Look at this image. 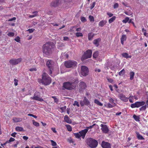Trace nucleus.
<instances>
[{
	"instance_id": "412c9836",
	"label": "nucleus",
	"mask_w": 148,
	"mask_h": 148,
	"mask_svg": "<svg viewBox=\"0 0 148 148\" xmlns=\"http://www.w3.org/2000/svg\"><path fill=\"white\" fill-rule=\"evenodd\" d=\"M126 36L125 35H122L121 38V42L122 45H123L124 42L126 40Z\"/></svg>"
},
{
	"instance_id": "f704fd0d",
	"label": "nucleus",
	"mask_w": 148,
	"mask_h": 148,
	"mask_svg": "<svg viewBox=\"0 0 148 148\" xmlns=\"http://www.w3.org/2000/svg\"><path fill=\"white\" fill-rule=\"evenodd\" d=\"M129 20V18L128 17H126L125 19L122 21L123 23H126Z\"/></svg>"
},
{
	"instance_id": "8fccbe9b",
	"label": "nucleus",
	"mask_w": 148,
	"mask_h": 148,
	"mask_svg": "<svg viewBox=\"0 0 148 148\" xmlns=\"http://www.w3.org/2000/svg\"><path fill=\"white\" fill-rule=\"evenodd\" d=\"M119 6V4L117 3H114V5L113 8L114 9H116V8H118Z\"/></svg>"
},
{
	"instance_id": "c9c22d12",
	"label": "nucleus",
	"mask_w": 148,
	"mask_h": 148,
	"mask_svg": "<svg viewBox=\"0 0 148 148\" xmlns=\"http://www.w3.org/2000/svg\"><path fill=\"white\" fill-rule=\"evenodd\" d=\"M146 108H147V107H146V105H145V106L143 105V106H142L141 107H140L139 108V109L140 111H143V110H146Z\"/></svg>"
},
{
	"instance_id": "6ab92c4d",
	"label": "nucleus",
	"mask_w": 148,
	"mask_h": 148,
	"mask_svg": "<svg viewBox=\"0 0 148 148\" xmlns=\"http://www.w3.org/2000/svg\"><path fill=\"white\" fill-rule=\"evenodd\" d=\"M107 23V21L106 20H102L100 21L98 24L101 27H103Z\"/></svg>"
},
{
	"instance_id": "c756f323",
	"label": "nucleus",
	"mask_w": 148,
	"mask_h": 148,
	"mask_svg": "<svg viewBox=\"0 0 148 148\" xmlns=\"http://www.w3.org/2000/svg\"><path fill=\"white\" fill-rule=\"evenodd\" d=\"M130 79L132 80L134 78V73L133 72H131L130 73Z\"/></svg>"
},
{
	"instance_id": "f3484780",
	"label": "nucleus",
	"mask_w": 148,
	"mask_h": 148,
	"mask_svg": "<svg viewBox=\"0 0 148 148\" xmlns=\"http://www.w3.org/2000/svg\"><path fill=\"white\" fill-rule=\"evenodd\" d=\"M116 104L115 103H108L107 104H104V106L108 108H112L116 106Z\"/></svg>"
},
{
	"instance_id": "f257e3e1",
	"label": "nucleus",
	"mask_w": 148,
	"mask_h": 148,
	"mask_svg": "<svg viewBox=\"0 0 148 148\" xmlns=\"http://www.w3.org/2000/svg\"><path fill=\"white\" fill-rule=\"evenodd\" d=\"M78 82V80L77 78H73L69 81L64 82L63 87L66 89L71 90L75 88Z\"/></svg>"
},
{
	"instance_id": "0e129e2a",
	"label": "nucleus",
	"mask_w": 148,
	"mask_h": 148,
	"mask_svg": "<svg viewBox=\"0 0 148 148\" xmlns=\"http://www.w3.org/2000/svg\"><path fill=\"white\" fill-rule=\"evenodd\" d=\"M107 14L110 17H111L112 16H113V14L112 13H111L110 12H107Z\"/></svg>"
},
{
	"instance_id": "338daca9",
	"label": "nucleus",
	"mask_w": 148,
	"mask_h": 148,
	"mask_svg": "<svg viewBox=\"0 0 148 148\" xmlns=\"http://www.w3.org/2000/svg\"><path fill=\"white\" fill-rule=\"evenodd\" d=\"M16 134V133L14 132L11 134V136L14 137H15Z\"/></svg>"
},
{
	"instance_id": "f8f14e48",
	"label": "nucleus",
	"mask_w": 148,
	"mask_h": 148,
	"mask_svg": "<svg viewBox=\"0 0 148 148\" xmlns=\"http://www.w3.org/2000/svg\"><path fill=\"white\" fill-rule=\"evenodd\" d=\"M38 92L35 93L34 95V96L32 97H31V98L34 100H38L40 101H43V99L40 97L38 96Z\"/></svg>"
},
{
	"instance_id": "9d476101",
	"label": "nucleus",
	"mask_w": 148,
	"mask_h": 148,
	"mask_svg": "<svg viewBox=\"0 0 148 148\" xmlns=\"http://www.w3.org/2000/svg\"><path fill=\"white\" fill-rule=\"evenodd\" d=\"M80 103L82 106H83L85 105L88 106L90 105V102L86 97L84 98L83 101H80Z\"/></svg>"
},
{
	"instance_id": "2eb2a0df",
	"label": "nucleus",
	"mask_w": 148,
	"mask_h": 148,
	"mask_svg": "<svg viewBox=\"0 0 148 148\" xmlns=\"http://www.w3.org/2000/svg\"><path fill=\"white\" fill-rule=\"evenodd\" d=\"M86 87V85L85 83L83 82H80L79 84V88L81 90L85 89Z\"/></svg>"
},
{
	"instance_id": "69168bd1",
	"label": "nucleus",
	"mask_w": 148,
	"mask_h": 148,
	"mask_svg": "<svg viewBox=\"0 0 148 148\" xmlns=\"http://www.w3.org/2000/svg\"><path fill=\"white\" fill-rule=\"evenodd\" d=\"M40 60L41 62V65H44L45 64V63H44V60L43 59H41Z\"/></svg>"
},
{
	"instance_id": "72a5a7b5",
	"label": "nucleus",
	"mask_w": 148,
	"mask_h": 148,
	"mask_svg": "<svg viewBox=\"0 0 148 148\" xmlns=\"http://www.w3.org/2000/svg\"><path fill=\"white\" fill-rule=\"evenodd\" d=\"M99 53L98 51H95L93 53V57L94 58H97L98 55Z\"/></svg>"
},
{
	"instance_id": "393cba45",
	"label": "nucleus",
	"mask_w": 148,
	"mask_h": 148,
	"mask_svg": "<svg viewBox=\"0 0 148 148\" xmlns=\"http://www.w3.org/2000/svg\"><path fill=\"white\" fill-rule=\"evenodd\" d=\"M133 118L136 121L138 122L140 121V116H137L134 114L133 116Z\"/></svg>"
},
{
	"instance_id": "a211bd4d",
	"label": "nucleus",
	"mask_w": 148,
	"mask_h": 148,
	"mask_svg": "<svg viewBox=\"0 0 148 148\" xmlns=\"http://www.w3.org/2000/svg\"><path fill=\"white\" fill-rule=\"evenodd\" d=\"M64 121L67 123L70 124L72 123L71 120L67 115H65L64 116Z\"/></svg>"
},
{
	"instance_id": "13d9d810",
	"label": "nucleus",
	"mask_w": 148,
	"mask_h": 148,
	"mask_svg": "<svg viewBox=\"0 0 148 148\" xmlns=\"http://www.w3.org/2000/svg\"><path fill=\"white\" fill-rule=\"evenodd\" d=\"M15 40L16 42H19L20 41V38L18 36L15 38Z\"/></svg>"
},
{
	"instance_id": "473e14b6",
	"label": "nucleus",
	"mask_w": 148,
	"mask_h": 148,
	"mask_svg": "<svg viewBox=\"0 0 148 148\" xmlns=\"http://www.w3.org/2000/svg\"><path fill=\"white\" fill-rule=\"evenodd\" d=\"M65 126L66 127L68 130L69 132H71L72 130V129L71 126L69 125H66Z\"/></svg>"
},
{
	"instance_id": "0eeeda50",
	"label": "nucleus",
	"mask_w": 148,
	"mask_h": 148,
	"mask_svg": "<svg viewBox=\"0 0 148 148\" xmlns=\"http://www.w3.org/2000/svg\"><path fill=\"white\" fill-rule=\"evenodd\" d=\"M92 52L90 50H88L84 53L82 56V60H84L88 58H90L92 56Z\"/></svg>"
},
{
	"instance_id": "4d7b16f0",
	"label": "nucleus",
	"mask_w": 148,
	"mask_h": 148,
	"mask_svg": "<svg viewBox=\"0 0 148 148\" xmlns=\"http://www.w3.org/2000/svg\"><path fill=\"white\" fill-rule=\"evenodd\" d=\"M114 100L112 99V98H110V99H109V102L111 103H115L114 102Z\"/></svg>"
},
{
	"instance_id": "a18cd8bd",
	"label": "nucleus",
	"mask_w": 148,
	"mask_h": 148,
	"mask_svg": "<svg viewBox=\"0 0 148 148\" xmlns=\"http://www.w3.org/2000/svg\"><path fill=\"white\" fill-rule=\"evenodd\" d=\"M14 34L13 32H10L8 34V35L10 37H12L14 36Z\"/></svg>"
},
{
	"instance_id": "a19ab883",
	"label": "nucleus",
	"mask_w": 148,
	"mask_h": 148,
	"mask_svg": "<svg viewBox=\"0 0 148 148\" xmlns=\"http://www.w3.org/2000/svg\"><path fill=\"white\" fill-rule=\"evenodd\" d=\"M50 141L51 143V145L52 146H55L57 145V144L53 140H50Z\"/></svg>"
},
{
	"instance_id": "39448f33",
	"label": "nucleus",
	"mask_w": 148,
	"mask_h": 148,
	"mask_svg": "<svg viewBox=\"0 0 148 148\" xmlns=\"http://www.w3.org/2000/svg\"><path fill=\"white\" fill-rule=\"evenodd\" d=\"M77 64L76 62L74 61L69 60L66 61L64 63V65L66 67L70 68L75 66Z\"/></svg>"
},
{
	"instance_id": "c85d7f7f",
	"label": "nucleus",
	"mask_w": 148,
	"mask_h": 148,
	"mask_svg": "<svg viewBox=\"0 0 148 148\" xmlns=\"http://www.w3.org/2000/svg\"><path fill=\"white\" fill-rule=\"evenodd\" d=\"M135 97V96H133L131 95H130V96L129 97L128 99H129V100L130 102V103H133V97Z\"/></svg>"
},
{
	"instance_id": "e2e57ef3",
	"label": "nucleus",
	"mask_w": 148,
	"mask_h": 148,
	"mask_svg": "<svg viewBox=\"0 0 148 148\" xmlns=\"http://www.w3.org/2000/svg\"><path fill=\"white\" fill-rule=\"evenodd\" d=\"M107 80H108V81L110 83H112L113 82V79L111 78H108Z\"/></svg>"
},
{
	"instance_id": "2f4dec72",
	"label": "nucleus",
	"mask_w": 148,
	"mask_h": 148,
	"mask_svg": "<svg viewBox=\"0 0 148 148\" xmlns=\"http://www.w3.org/2000/svg\"><path fill=\"white\" fill-rule=\"evenodd\" d=\"M116 18V17L115 16H113L111 18H110L108 21V22L110 23H112Z\"/></svg>"
},
{
	"instance_id": "052dcab7",
	"label": "nucleus",
	"mask_w": 148,
	"mask_h": 148,
	"mask_svg": "<svg viewBox=\"0 0 148 148\" xmlns=\"http://www.w3.org/2000/svg\"><path fill=\"white\" fill-rule=\"evenodd\" d=\"M14 140H15V139L14 138L11 137L10 138L8 141H9V143H10V142H11L13 141Z\"/></svg>"
},
{
	"instance_id": "7c9ffc66",
	"label": "nucleus",
	"mask_w": 148,
	"mask_h": 148,
	"mask_svg": "<svg viewBox=\"0 0 148 148\" xmlns=\"http://www.w3.org/2000/svg\"><path fill=\"white\" fill-rule=\"evenodd\" d=\"M95 103L98 105L102 106L103 105L102 103L100 102L97 99H95L94 101Z\"/></svg>"
},
{
	"instance_id": "4be33fe9",
	"label": "nucleus",
	"mask_w": 148,
	"mask_h": 148,
	"mask_svg": "<svg viewBox=\"0 0 148 148\" xmlns=\"http://www.w3.org/2000/svg\"><path fill=\"white\" fill-rule=\"evenodd\" d=\"M136 134L137 135V137L138 139L140 140H144L145 139L143 136L140 134L138 132H136Z\"/></svg>"
},
{
	"instance_id": "58836bf2",
	"label": "nucleus",
	"mask_w": 148,
	"mask_h": 148,
	"mask_svg": "<svg viewBox=\"0 0 148 148\" xmlns=\"http://www.w3.org/2000/svg\"><path fill=\"white\" fill-rule=\"evenodd\" d=\"M32 121L33 125L35 126L36 127H38L39 126V124L38 123L35 121L34 120H33Z\"/></svg>"
},
{
	"instance_id": "680f3d73",
	"label": "nucleus",
	"mask_w": 148,
	"mask_h": 148,
	"mask_svg": "<svg viewBox=\"0 0 148 148\" xmlns=\"http://www.w3.org/2000/svg\"><path fill=\"white\" fill-rule=\"evenodd\" d=\"M16 18L15 17H13L11 18L10 19L8 20V21H14L16 20Z\"/></svg>"
},
{
	"instance_id": "bb28decb",
	"label": "nucleus",
	"mask_w": 148,
	"mask_h": 148,
	"mask_svg": "<svg viewBox=\"0 0 148 148\" xmlns=\"http://www.w3.org/2000/svg\"><path fill=\"white\" fill-rule=\"evenodd\" d=\"M142 32L143 33L144 35L147 37H148V34L146 32V30L144 28L142 29Z\"/></svg>"
},
{
	"instance_id": "7ed1b4c3",
	"label": "nucleus",
	"mask_w": 148,
	"mask_h": 148,
	"mask_svg": "<svg viewBox=\"0 0 148 148\" xmlns=\"http://www.w3.org/2000/svg\"><path fill=\"white\" fill-rule=\"evenodd\" d=\"M38 81L39 83H41L45 85H47L51 83V80L48 75L44 73L42 75V79H38Z\"/></svg>"
},
{
	"instance_id": "09e8293b",
	"label": "nucleus",
	"mask_w": 148,
	"mask_h": 148,
	"mask_svg": "<svg viewBox=\"0 0 148 148\" xmlns=\"http://www.w3.org/2000/svg\"><path fill=\"white\" fill-rule=\"evenodd\" d=\"M52 97L54 101L55 102L58 103V99L55 97L52 96Z\"/></svg>"
},
{
	"instance_id": "cd10ccee",
	"label": "nucleus",
	"mask_w": 148,
	"mask_h": 148,
	"mask_svg": "<svg viewBox=\"0 0 148 148\" xmlns=\"http://www.w3.org/2000/svg\"><path fill=\"white\" fill-rule=\"evenodd\" d=\"M15 130L16 131L20 132L23 130V127L17 126L16 127Z\"/></svg>"
},
{
	"instance_id": "c03bdc74",
	"label": "nucleus",
	"mask_w": 148,
	"mask_h": 148,
	"mask_svg": "<svg viewBox=\"0 0 148 148\" xmlns=\"http://www.w3.org/2000/svg\"><path fill=\"white\" fill-rule=\"evenodd\" d=\"M13 120L14 122H18L21 121V119H18V118H14Z\"/></svg>"
},
{
	"instance_id": "79ce46f5",
	"label": "nucleus",
	"mask_w": 148,
	"mask_h": 148,
	"mask_svg": "<svg viewBox=\"0 0 148 148\" xmlns=\"http://www.w3.org/2000/svg\"><path fill=\"white\" fill-rule=\"evenodd\" d=\"M89 18L90 21L94 22V19L92 16L91 15L89 16Z\"/></svg>"
},
{
	"instance_id": "bf43d9fd",
	"label": "nucleus",
	"mask_w": 148,
	"mask_h": 148,
	"mask_svg": "<svg viewBox=\"0 0 148 148\" xmlns=\"http://www.w3.org/2000/svg\"><path fill=\"white\" fill-rule=\"evenodd\" d=\"M28 116H32L33 117H34V118H37V117L36 116V115H34L32 114H28Z\"/></svg>"
},
{
	"instance_id": "774afa93",
	"label": "nucleus",
	"mask_w": 148,
	"mask_h": 148,
	"mask_svg": "<svg viewBox=\"0 0 148 148\" xmlns=\"http://www.w3.org/2000/svg\"><path fill=\"white\" fill-rule=\"evenodd\" d=\"M51 130L52 131L55 133H56L57 131L56 130V129L54 128H51Z\"/></svg>"
},
{
	"instance_id": "a878e982",
	"label": "nucleus",
	"mask_w": 148,
	"mask_h": 148,
	"mask_svg": "<svg viewBox=\"0 0 148 148\" xmlns=\"http://www.w3.org/2000/svg\"><path fill=\"white\" fill-rule=\"evenodd\" d=\"M122 56L125 58H131V56L130 55H128V54L127 53H123L122 54Z\"/></svg>"
},
{
	"instance_id": "ea45409f",
	"label": "nucleus",
	"mask_w": 148,
	"mask_h": 148,
	"mask_svg": "<svg viewBox=\"0 0 148 148\" xmlns=\"http://www.w3.org/2000/svg\"><path fill=\"white\" fill-rule=\"evenodd\" d=\"M74 135L75 136V137L79 138L81 137V135H80V134L79 133H74Z\"/></svg>"
},
{
	"instance_id": "603ef678",
	"label": "nucleus",
	"mask_w": 148,
	"mask_h": 148,
	"mask_svg": "<svg viewBox=\"0 0 148 148\" xmlns=\"http://www.w3.org/2000/svg\"><path fill=\"white\" fill-rule=\"evenodd\" d=\"M95 2H93L92 4H91L90 6V9H92L94 7H95Z\"/></svg>"
},
{
	"instance_id": "f03ea898",
	"label": "nucleus",
	"mask_w": 148,
	"mask_h": 148,
	"mask_svg": "<svg viewBox=\"0 0 148 148\" xmlns=\"http://www.w3.org/2000/svg\"><path fill=\"white\" fill-rule=\"evenodd\" d=\"M52 43L48 42L45 43L43 45V51L44 55L46 56L49 55L52 53Z\"/></svg>"
},
{
	"instance_id": "6e6552de",
	"label": "nucleus",
	"mask_w": 148,
	"mask_h": 148,
	"mask_svg": "<svg viewBox=\"0 0 148 148\" xmlns=\"http://www.w3.org/2000/svg\"><path fill=\"white\" fill-rule=\"evenodd\" d=\"M81 73L83 76H86L88 75L89 71L88 68L86 66H82L81 67Z\"/></svg>"
},
{
	"instance_id": "864d4df0",
	"label": "nucleus",
	"mask_w": 148,
	"mask_h": 148,
	"mask_svg": "<svg viewBox=\"0 0 148 148\" xmlns=\"http://www.w3.org/2000/svg\"><path fill=\"white\" fill-rule=\"evenodd\" d=\"M73 105L74 106H77L78 107L79 106V105L78 102L76 101H75L74 103L73 104Z\"/></svg>"
},
{
	"instance_id": "423d86ee",
	"label": "nucleus",
	"mask_w": 148,
	"mask_h": 148,
	"mask_svg": "<svg viewBox=\"0 0 148 148\" xmlns=\"http://www.w3.org/2000/svg\"><path fill=\"white\" fill-rule=\"evenodd\" d=\"M54 64V62L51 60H48L46 63V65L47 66L49 69V74L51 75V76L52 75H51L52 73V70L53 69V68Z\"/></svg>"
},
{
	"instance_id": "37998d69",
	"label": "nucleus",
	"mask_w": 148,
	"mask_h": 148,
	"mask_svg": "<svg viewBox=\"0 0 148 148\" xmlns=\"http://www.w3.org/2000/svg\"><path fill=\"white\" fill-rule=\"evenodd\" d=\"M76 36L77 37H82L83 36V34L82 33L79 32H77L75 34Z\"/></svg>"
},
{
	"instance_id": "4c0bfd02",
	"label": "nucleus",
	"mask_w": 148,
	"mask_h": 148,
	"mask_svg": "<svg viewBox=\"0 0 148 148\" xmlns=\"http://www.w3.org/2000/svg\"><path fill=\"white\" fill-rule=\"evenodd\" d=\"M125 13L128 15H132L133 14L132 12L131 11H125L124 12Z\"/></svg>"
},
{
	"instance_id": "dca6fc26",
	"label": "nucleus",
	"mask_w": 148,
	"mask_h": 148,
	"mask_svg": "<svg viewBox=\"0 0 148 148\" xmlns=\"http://www.w3.org/2000/svg\"><path fill=\"white\" fill-rule=\"evenodd\" d=\"M120 99L122 101L126 102L127 101L128 98L125 97V96L123 94H120L119 96Z\"/></svg>"
},
{
	"instance_id": "9b49d317",
	"label": "nucleus",
	"mask_w": 148,
	"mask_h": 148,
	"mask_svg": "<svg viewBox=\"0 0 148 148\" xmlns=\"http://www.w3.org/2000/svg\"><path fill=\"white\" fill-rule=\"evenodd\" d=\"M100 126L101 127V129L103 133H107L108 132L109 130L106 125L101 124Z\"/></svg>"
},
{
	"instance_id": "b1692460",
	"label": "nucleus",
	"mask_w": 148,
	"mask_h": 148,
	"mask_svg": "<svg viewBox=\"0 0 148 148\" xmlns=\"http://www.w3.org/2000/svg\"><path fill=\"white\" fill-rule=\"evenodd\" d=\"M94 34L92 33H90L88 34V38L89 40H91L92 39L94 36Z\"/></svg>"
},
{
	"instance_id": "e433bc0d",
	"label": "nucleus",
	"mask_w": 148,
	"mask_h": 148,
	"mask_svg": "<svg viewBox=\"0 0 148 148\" xmlns=\"http://www.w3.org/2000/svg\"><path fill=\"white\" fill-rule=\"evenodd\" d=\"M125 73V71L124 69H123L119 73V75H120L122 76Z\"/></svg>"
},
{
	"instance_id": "1a4fd4ad",
	"label": "nucleus",
	"mask_w": 148,
	"mask_h": 148,
	"mask_svg": "<svg viewBox=\"0 0 148 148\" xmlns=\"http://www.w3.org/2000/svg\"><path fill=\"white\" fill-rule=\"evenodd\" d=\"M22 59L21 58H19L17 59H13L10 60L9 62L12 65H16L21 62Z\"/></svg>"
},
{
	"instance_id": "3c124183",
	"label": "nucleus",
	"mask_w": 148,
	"mask_h": 148,
	"mask_svg": "<svg viewBox=\"0 0 148 148\" xmlns=\"http://www.w3.org/2000/svg\"><path fill=\"white\" fill-rule=\"evenodd\" d=\"M14 84L15 86H16L18 85V80L16 79H14Z\"/></svg>"
},
{
	"instance_id": "49530a36",
	"label": "nucleus",
	"mask_w": 148,
	"mask_h": 148,
	"mask_svg": "<svg viewBox=\"0 0 148 148\" xmlns=\"http://www.w3.org/2000/svg\"><path fill=\"white\" fill-rule=\"evenodd\" d=\"M139 102V104H140V107L144 105L145 103V102L143 101H140Z\"/></svg>"
},
{
	"instance_id": "5701e85b",
	"label": "nucleus",
	"mask_w": 148,
	"mask_h": 148,
	"mask_svg": "<svg viewBox=\"0 0 148 148\" xmlns=\"http://www.w3.org/2000/svg\"><path fill=\"white\" fill-rule=\"evenodd\" d=\"M100 40V39L99 38H98L94 40L93 43L96 46H98L99 45V42Z\"/></svg>"
},
{
	"instance_id": "6e6d98bb",
	"label": "nucleus",
	"mask_w": 148,
	"mask_h": 148,
	"mask_svg": "<svg viewBox=\"0 0 148 148\" xmlns=\"http://www.w3.org/2000/svg\"><path fill=\"white\" fill-rule=\"evenodd\" d=\"M81 20L82 22H84L86 21V19L84 17H82L81 18Z\"/></svg>"
},
{
	"instance_id": "4468645a",
	"label": "nucleus",
	"mask_w": 148,
	"mask_h": 148,
	"mask_svg": "<svg viewBox=\"0 0 148 148\" xmlns=\"http://www.w3.org/2000/svg\"><path fill=\"white\" fill-rule=\"evenodd\" d=\"M101 146L103 148H111L110 144L107 142L102 141Z\"/></svg>"
},
{
	"instance_id": "ddd939ff",
	"label": "nucleus",
	"mask_w": 148,
	"mask_h": 148,
	"mask_svg": "<svg viewBox=\"0 0 148 148\" xmlns=\"http://www.w3.org/2000/svg\"><path fill=\"white\" fill-rule=\"evenodd\" d=\"M88 130L87 129H85L79 132V133L80 134L81 137H82L83 139L84 138Z\"/></svg>"
},
{
	"instance_id": "5fc2aeb1",
	"label": "nucleus",
	"mask_w": 148,
	"mask_h": 148,
	"mask_svg": "<svg viewBox=\"0 0 148 148\" xmlns=\"http://www.w3.org/2000/svg\"><path fill=\"white\" fill-rule=\"evenodd\" d=\"M35 30L34 29H29L27 31L29 32V33H32Z\"/></svg>"
},
{
	"instance_id": "20e7f679",
	"label": "nucleus",
	"mask_w": 148,
	"mask_h": 148,
	"mask_svg": "<svg viewBox=\"0 0 148 148\" xmlns=\"http://www.w3.org/2000/svg\"><path fill=\"white\" fill-rule=\"evenodd\" d=\"M87 144L91 148L96 147L98 145L97 141L91 138H88L86 140Z\"/></svg>"
},
{
	"instance_id": "aec40b11",
	"label": "nucleus",
	"mask_w": 148,
	"mask_h": 148,
	"mask_svg": "<svg viewBox=\"0 0 148 148\" xmlns=\"http://www.w3.org/2000/svg\"><path fill=\"white\" fill-rule=\"evenodd\" d=\"M58 2L59 1L56 0L52 2L51 3V5L52 6L56 7L58 5Z\"/></svg>"
},
{
	"instance_id": "de8ad7c7",
	"label": "nucleus",
	"mask_w": 148,
	"mask_h": 148,
	"mask_svg": "<svg viewBox=\"0 0 148 148\" xmlns=\"http://www.w3.org/2000/svg\"><path fill=\"white\" fill-rule=\"evenodd\" d=\"M136 104V102L135 103L132 104L131 105V108H133L136 107H137Z\"/></svg>"
}]
</instances>
